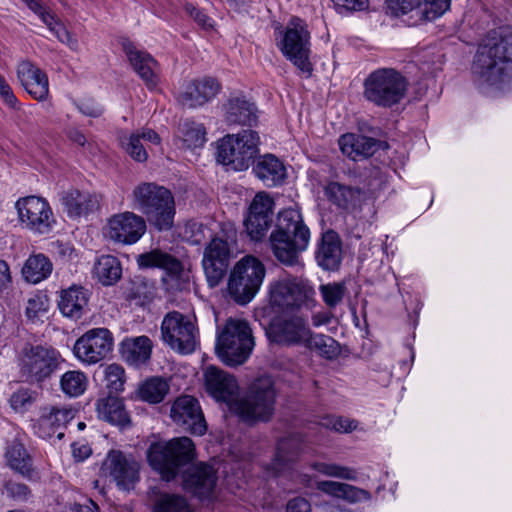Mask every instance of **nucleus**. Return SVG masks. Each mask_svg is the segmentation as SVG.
Listing matches in <instances>:
<instances>
[{"label": "nucleus", "mask_w": 512, "mask_h": 512, "mask_svg": "<svg viewBox=\"0 0 512 512\" xmlns=\"http://www.w3.org/2000/svg\"><path fill=\"white\" fill-rule=\"evenodd\" d=\"M476 79L504 91L512 86V28L501 26L488 32L472 64Z\"/></svg>", "instance_id": "1"}, {"label": "nucleus", "mask_w": 512, "mask_h": 512, "mask_svg": "<svg viewBox=\"0 0 512 512\" xmlns=\"http://www.w3.org/2000/svg\"><path fill=\"white\" fill-rule=\"evenodd\" d=\"M310 241V230L296 209H284L278 213L277 222L269 242L274 256L287 266L298 262Z\"/></svg>", "instance_id": "2"}, {"label": "nucleus", "mask_w": 512, "mask_h": 512, "mask_svg": "<svg viewBox=\"0 0 512 512\" xmlns=\"http://www.w3.org/2000/svg\"><path fill=\"white\" fill-rule=\"evenodd\" d=\"M135 209L146 223L159 232L169 231L174 226L176 215L175 198L172 192L155 182L138 184L132 192Z\"/></svg>", "instance_id": "3"}, {"label": "nucleus", "mask_w": 512, "mask_h": 512, "mask_svg": "<svg viewBox=\"0 0 512 512\" xmlns=\"http://www.w3.org/2000/svg\"><path fill=\"white\" fill-rule=\"evenodd\" d=\"M195 458L194 442L185 436L152 443L147 450L149 465L165 481L174 480Z\"/></svg>", "instance_id": "4"}, {"label": "nucleus", "mask_w": 512, "mask_h": 512, "mask_svg": "<svg viewBox=\"0 0 512 512\" xmlns=\"http://www.w3.org/2000/svg\"><path fill=\"white\" fill-rule=\"evenodd\" d=\"M255 346L252 329L243 319L229 318L217 331L216 354L230 367L244 364Z\"/></svg>", "instance_id": "5"}, {"label": "nucleus", "mask_w": 512, "mask_h": 512, "mask_svg": "<svg viewBox=\"0 0 512 512\" xmlns=\"http://www.w3.org/2000/svg\"><path fill=\"white\" fill-rule=\"evenodd\" d=\"M276 389L269 376L256 378L247 392L234 401L232 410L248 425L268 422L275 411Z\"/></svg>", "instance_id": "6"}, {"label": "nucleus", "mask_w": 512, "mask_h": 512, "mask_svg": "<svg viewBox=\"0 0 512 512\" xmlns=\"http://www.w3.org/2000/svg\"><path fill=\"white\" fill-rule=\"evenodd\" d=\"M269 302L273 309L285 314L312 310L317 306L316 291L306 279L287 277L270 283Z\"/></svg>", "instance_id": "7"}, {"label": "nucleus", "mask_w": 512, "mask_h": 512, "mask_svg": "<svg viewBox=\"0 0 512 512\" xmlns=\"http://www.w3.org/2000/svg\"><path fill=\"white\" fill-rule=\"evenodd\" d=\"M408 89L407 79L394 68H378L363 82V96L373 105L391 108L399 104Z\"/></svg>", "instance_id": "8"}, {"label": "nucleus", "mask_w": 512, "mask_h": 512, "mask_svg": "<svg viewBox=\"0 0 512 512\" xmlns=\"http://www.w3.org/2000/svg\"><path fill=\"white\" fill-rule=\"evenodd\" d=\"M260 137L252 129L227 134L217 141L216 161L228 169L245 171L254 164L259 153Z\"/></svg>", "instance_id": "9"}, {"label": "nucleus", "mask_w": 512, "mask_h": 512, "mask_svg": "<svg viewBox=\"0 0 512 512\" xmlns=\"http://www.w3.org/2000/svg\"><path fill=\"white\" fill-rule=\"evenodd\" d=\"M263 263L253 256L242 258L232 270L228 281L230 297L238 304L249 303L259 291L265 277Z\"/></svg>", "instance_id": "10"}, {"label": "nucleus", "mask_w": 512, "mask_h": 512, "mask_svg": "<svg viewBox=\"0 0 512 512\" xmlns=\"http://www.w3.org/2000/svg\"><path fill=\"white\" fill-rule=\"evenodd\" d=\"M137 264L142 269H162L167 277L163 282L171 291L188 290L190 286L189 273L185 271L182 262L175 256L160 249H152L137 256Z\"/></svg>", "instance_id": "11"}, {"label": "nucleus", "mask_w": 512, "mask_h": 512, "mask_svg": "<svg viewBox=\"0 0 512 512\" xmlns=\"http://www.w3.org/2000/svg\"><path fill=\"white\" fill-rule=\"evenodd\" d=\"M65 359L52 346L34 345L25 352L22 374L31 382H43L61 369Z\"/></svg>", "instance_id": "12"}, {"label": "nucleus", "mask_w": 512, "mask_h": 512, "mask_svg": "<svg viewBox=\"0 0 512 512\" xmlns=\"http://www.w3.org/2000/svg\"><path fill=\"white\" fill-rule=\"evenodd\" d=\"M279 48L303 74L311 76L313 67L309 60L310 33L299 18L293 19L286 27Z\"/></svg>", "instance_id": "13"}, {"label": "nucleus", "mask_w": 512, "mask_h": 512, "mask_svg": "<svg viewBox=\"0 0 512 512\" xmlns=\"http://www.w3.org/2000/svg\"><path fill=\"white\" fill-rule=\"evenodd\" d=\"M274 317L266 329L270 342L281 346H303L310 337L308 319L302 314L291 313Z\"/></svg>", "instance_id": "14"}, {"label": "nucleus", "mask_w": 512, "mask_h": 512, "mask_svg": "<svg viewBox=\"0 0 512 512\" xmlns=\"http://www.w3.org/2000/svg\"><path fill=\"white\" fill-rule=\"evenodd\" d=\"M100 475L111 478L119 489L130 490L139 481V464L132 455L111 449L101 464Z\"/></svg>", "instance_id": "15"}, {"label": "nucleus", "mask_w": 512, "mask_h": 512, "mask_svg": "<svg viewBox=\"0 0 512 512\" xmlns=\"http://www.w3.org/2000/svg\"><path fill=\"white\" fill-rule=\"evenodd\" d=\"M161 332L163 340L182 354L192 353L196 348L195 326L180 312H170L164 317Z\"/></svg>", "instance_id": "16"}, {"label": "nucleus", "mask_w": 512, "mask_h": 512, "mask_svg": "<svg viewBox=\"0 0 512 512\" xmlns=\"http://www.w3.org/2000/svg\"><path fill=\"white\" fill-rule=\"evenodd\" d=\"M113 345V334L107 328H93L76 340L73 353L83 363L96 364L109 356Z\"/></svg>", "instance_id": "17"}, {"label": "nucleus", "mask_w": 512, "mask_h": 512, "mask_svg": "<svg viewBox=\"0 0 512 512\" xmlns=\"http://www.w3.org/2000/svg\"><path fill=\"white\" fill-rule=\"evenodd\" d=\"M305 451V438L300 433H292L277 441L273 459L267 467L273 476L292 477L294 467Z\"/></svg>", "instance_id": "18"}, {"label": "nucleus", "mask_w": 512, "mask_h": 512, "mask_svg": "<svg viewBox=\"0 0 512 512\" xmlns=\"http://www.w3.org/2000/svg\"><path fill=\"white\" fill-rule=\"evenodd\" d=\"M15 207L20 221L32 231L47 233L52 228L53 212L48 201L38 196L20 198Z\"/></svg>", "instance_id": "19"}, {"label": "nucleus", "mask_w": 512, "mask_h": 512, "mask_svg": "<svg viewBox=\"0 0 512 512\" xmlns=\"http://www.w3.org/2000/svg\"><path fill=\"white\" fill-rule=\"evenodd\" d=\"M170 417L178 427L192 435L202 436L207 430L200 404L193 396L176 398L170 409Z\"/></svg>", "instance_id": "20"}, {"label": "nucleus", "mask_w": 512, "mask_h": 512, "mask_svg": "<svg viewBox=\"0 0 512 512\" xmlns=\"http://www.w3.org/2000/svg\"><path fill=\"white\" fill-rule=\"evenodd\" d=\"M232 255L230 243L221 238L214 237L205 248L202 265L209 287L214 288L220 284L227 273Z\"/></svg>", "instance_id": "21"}, {"label": "nucleus", "mask_w": 512, "mask_h": 512, "mask_svg": "<svg viewBox=\"0 0 512 512\" xmlns=\"http://www.w3.org/2000/svg\"><path fill=\"white\" fill-rule=\"evenodd\" d=\"M275 203L264 192L257 193L253 198L248 216L244 220L247 234L254 241L262 240L273 222V208Z\"/></svg>", "instance_id": "22"}, {"label": "nucleus", "mask_w": 512, "mask_h": 512, "mask_svg": "<svg viewBox=\"0 0 512 512\" xmlns=\"http://www.w3.org/2000/svg\"><path fill=\"white\" fill-rule=\"evenodd\" d=\"M75 414L76 410L70 406H46L33 425L34 432L42 439H49L55 433H57L58 439H62L64 432L59 430L66 428L69 422L74 419Z\"/></svg>", "instance_id": "23"}, {"label": "nucleus", "mask_w": 512, "mask_h": 512, "mask_svg": "<svg viewBox=\"0 0 512 512\" xmlns=\"http://www.w3.org/2000/svg\"><path fill=\"white\" fill-rule=\"evenodd\" d=\"M144 217L133 212L114 215L108 223V236L122 244L136 243L146 231Z\"/></svg>", "instance_id": "24"}, {"label": "nucleus", "mask_w": 512, "mask_h": 512, "mask_svg": "<svg viewBox=\"0 0 512 512\" xmlns=\"http://www.w3.org/2000/svg\"><path fill=\"white\" fill-rule=\"evenodd\" d=\"M323 192L328 202L340 213L353 214L361 208L363 190L358 186L329 180Z\"/></svg>", "instance_id": "25"}, {"label": "nucleus", "mask_w": 512, "mask_h": 512, "mask_svg": "<svg viewBox=\"0 0 512 512\" xmlns=\"http://www.w3.org/2000/svg\"><path fill=\"white\" fill-rule=\"evenodd\" d=\"M17 78L24 90L35 100L42 102L49 96V79L47 74L30 60L18 63Z\"/></svg>", "instance_id": "26"}, {"label": "nucleus", "mask_w": 512, "mask_h": 512, "mask_svg": "<svg viewBox=\"0 0 512 512\" xmlns=\"http://www.w3.org/2000/svg\"><path fill=\"white\" fill-rule=\"evenodd\" d=\"M207 392L217 401L233 405L238 398L239 385L236 378L214 366L207 368L204 374Z\"/></svg>", "instance_id": "27"}, {"label": "nucleus", "mask_w": 512, "mask_h": 512, "mask_svg": "<svg viewBox=\"0 0 512 512\" xmlns=\"http://www.w3.org/2000/svg\"><path fill=\"white\" fill-rule=\"evenodd\" d=\"M215 469L206 463L190 467L183 475L184 488L200 499L209 498L216 486Z\"/></svg>", "instance_id": "28"}, {"label": "nucleus", "mask_w": 512, "mask_h": 512, "mask_svg": "<svg viewBox=\"0 0 512 512\" xmlns=\"http://www.w3.org/2000/svg\"><path fill=\"white\" fill-rule=\"evenodd\" d=\"M343 259L342 240L339 234L328 229L317 242L315 260L324 271H337Z\"/></svg>", "instance_id": "29"}, {"label": "nucleus", "mask_w": 512, "mask_h": 512, "mask_svg": "<svg viewBox=\"0 0 512 512\" xmlns=\"http://www.w3.org/2000/svg\"><path fill=\"white\" fill-rule=\"evenodd\" d=\"M220 83L212 77L189 82L179 94L178 101L187 108H196L213 99L220 91Z\"/></svg>", "instance_id": "30"}, {"label": "nucleus", "mask_w": 512, "mask_h": 512, "mask_svg": "<svg viewBox=\"0 0 512 512\" xmlns=\"http://www.w3.org/2000/svg\"><path fill=\"white\" fill-rule=\"evenodd\" d=\"M61 205L70 218L87 216L99 209V197L95 193L69 189L61 194Z\"/></svg>", "instance_id": "31"}, {"label": "nucleus", "mask_w": 512, "mask_h": 512, "mask_svg": "<svg viewBox=\"0 0 512 512\" xmlns=\"http://www.w3.org/2000/svg\"><path fill=\"white\" fill-rule=\"evenodd\" d=\"M90 293L82 286L72 285L60 292L58 308L62 315L72 320H79L89 311Z\"/></svg>", "instance_id": "32"}, {"label": "nucleus", "mask_w": 512, "mask_h": 512, "mask_svg": "<svg viewBox=\"0 0 512 512\" xmlns=\"http://www.w3.org/2000/svg\"><path fill=\"white\" fill-rule=\"evenodd\" d=\"M225 121L228 125L252 127L258 123V109L243 95L230 97L225 105Z\"/></svg>", "instance_id": "33"}, {"label": "nucleus", "mask_w": 512, "mask_h": 512, "mask_svg": "<svg viewBox=\"0 0 512 512\" xmlns=\"http://www.w3.org/2000/svg\"><path fill=\"white\" fill-rule=\"evenodd\" d=\"M95 408L100 420L120 429L131 425V418L122 398L113 395L101 397L96 401Z\"/></svg>", "instance_id": "34"}, {"label": "nucleus", "mask_w": 512, "mask_h": 512, "mask_svg": "<svg viewBox=\"0 0 512 512\" xmlns=\"http://www.w3.org/2000/svg\"><path fill=\"white\" fill-rule=\"evenodd\" d=\"M122 49L125 52L133 70L149 86L155 85L156 79L153 67L156 64L154 58L147 52L136 48L128 39L122 41Z\"/></svg>", "instance_id": "35"}, {"label": "nucleus", "mask_w": 512, "mask_h": 512, "mask_svg": "<svg viewBox=\"0 0 512 512\" xmlns=\"http://www.w3.org/2000/svg\"><path fill=\"white\" fill-rule=\"evenodd\" d=\"M153 344L148 336L125 338L120 344V354L123 360L134 367L146 364L152 354Z\"/></svg>", "instance_id": "36"}, {"label": "nucleus", "mask_w": 512, "mask_h": 512, "mask_svg": "<svg viewBox=\"0 0 512 512\" xmlns=\"http://www.w3.org/2000/svg\"><path fill=\"white\" fill-rule=\"evenodd\" d=\"M253 172L267 187L281 185L286 178V168L273 154L260 156L254 162Z\"/></svg>", "instance_id": "37"}, {"label": "nucleus", "mask_w": 512, "mask_h": 512, "mask_svg": "<svg viewBox=\"0 0 512 512\" xmlns=\"http://www.w3.org/2000/svg\"><path fill=\"white\" fill-rule=\"evenodd\" d=\"M339 146L344 155L357 161L372 156L379 146V141L356 134H345L339 139Z\"/></svg>", "instance_id": "38"}, {"label": "nucleus", "mask_w": 512, "mask_h": 512, "mask_svg": "<svg viewBox=\"0 0 512 512\" xmlns=\"http://www.w3.org/2000/svg\"><path fill=\"white\" fill-rule=\"evenodd\" d=\"M9 466L30 481H38L39 475L32 466V459L24 445L17 440L10 442L5 453Z\"/></svg>", "instance_id": "39"}, {"label": "nucleus", "mask_w": 512, "mask_h": 512, "mask_svg": "<svg viewBox=\"0 0 512 512\" xmlns=\"http://www.w3.org/2000/svg\"><path fill=\"white\" fill-rule=\"evenodd\" d=\"M51 261L44 254L30 256L23 268L22 274L27 282L37 284L46 279L52 272Z\"/></svg>", "instance_id": "40"}, {"label": "nucleus", "mask_w": 512, "mask_h": 512, "mask_svg": "<svg viewBox=\"0 0 512 512\" xmlns=\"http://www.w3.org/2000/svg\"><path fill=\"white\" fill-rule=\"evenodd\" d=\"M169 390L170 385L165 378L154 376L145 380L137 392L141 400L150 404H158L164 400Z\"/></svg>", "instance_id": "41"}, {"label": "nucleus", "mask_w": 512, "mask_h": 512, "mask_svg": "<svg viewBox=\"0 0 512 512\" xmlns=\"http://www.w3.org/2000/svg\"><path fill=\"white\" fill-rule=\"evenodd\" d=\"M94 273L99 282L105 286L113 285L122 275V267L117 257L102 255L94 266Z\"/></svg>", "instance_id": "42"}, {"label": "nucleus", "mask_w": 512, "mask_h": 512, "mask_svg": "<svg viewBox=\"0 0 512 512\" xmlns=\"http://www.w3.org/2000/svg\"><path fill=\"white\" fill-rule=\"evenodd\" d=\"M152 512H194V510L185 496L164 492L155 499Z\"/></svg>", "instance_id": "43"}, {"label": "nucleus", "mask_w": 512, "mask_h": 512, "mask_svg": "<svg viewBox=\"0 0 512 512\" xmlns=\"http://www.w3.org/2000/svg\"><path fill=\"white\" fill-rule=\"evenodd\" d=\"M303 346L317 352L326 359H334L340 353L339 344L334 338L324 334H315L312 330H310V337Z\"/></svg>", "instance_id": "44"}, {"label": "nucleus", "mask_w": 512, "mask_h": 512, "mask_svg": "<svg viewBox=\"0 0 512 512\" xmlns=\"http://www.w3.org/2000/svg\"><path fill=\"white\" fill-rule=\"evenodd\" d=\"M88 386L86 374L80 370L66 371L60 377V389L69 397H78L82 395Z\"/></svg>", "instance_id": "45"}, {"label": "nucleus", "mask_w": 512, "mask_h": 512, "mask_svg": "<svg viewBox=\"0 0 512 512\" xmlns=\"http://www.w3.org/2000/svg\"><path fill=\"white\" fill-rule=\"evenodd\" d=\"M179 132L187 148L202 147L206 142V129L201 123L185 121L179 126Z\"/></svg>", "instance_id": "46"}, {"label": "nucleus", "mask_w": 512, "mask_h": 512, "mask_svg": "<svg viewBox=\"0 0 512 512\" xmlns=\"http://www.w3.org/2000/svg\"><path fill=\"white\" fill-rule=\"evenodd\" d=\"M309 466L313 470L327 477L339 478L348 481H356L358 479V473L356 469L347 466H342L336 463L315 461L310 463Z\"/></svg>", "instance_id": "47"}, {"label": "nucleus", "mask_w": 512, "mask_h": 512, "mask_svg": "<svg viewBox=\"0 0 512 512\" xmlns=\"http://www.w3.org/2000/svg\"><path fill=\"white\" fill-rule=\"evenodd\" d=\"M421 5V0H388L387 8L390 13L396 17L408 16L406 20L409 26L419 25L416 10Z\"/></svg>", "instance_id": "48"}, {"label": "nucleus", "mask_w": 512, "mask_h": 512, "mask_svg": "<svg viewBox=\"0 0 512 512\" xmlns=\"http://www.w3.org/2000/svg\"><path fill=\"white\" fill-rule=\"evenodd\" d=\"M450 6V0H421V5L416 10L419 24L432 21L440 17Z\"/></svg>", "instance_id": "49"}, {"label": "nucleus", "mask_w": 512, "mask_h": 512, "mask_svg": "<svg viewBox=\"0 0 512 512\" xmlns=\"http://www.w3.org/2000/svg\"><path fill=\"white\" fill-rule=\"evenodd\" d=\"M319 292L327 308L333 310L342 303L346 293V286L342 282L321 284Z\"/></svg>", "instance_id": "50"}, {"label": "nucleus", "mask_w": 512, "mask_h": 512, "mask_svg": "<svg viewBox=\"0 0 512 512\" xmlns=\"http://www.w3.org/2000/svg\"><path fill=\"white\" fill-rule=\"evenodd\" d=\"M119 142L126 153L135 161L144 162L147 160L148 154L141 143L139 133H132L130 135L122 133L119 136Z\"/></svg>", "instance_id": "51"}, {"label": "nucleus", "mask_w": 512, "mask_h": 512, "mask_svg": "<svg viewBox=\"0 0 512 512\" xmlns=\"http://www.w3.org/2000/svg\"><path fill=\"white\" fill-rule=\"evenodd\" d=\"M154 294L155 288L152 283L144 279H137L132 282L127 298L135 300L139 305H145L154 299Z\"/></svg>", "instance_id": "52"}, {"label": "nucleus", "mask_w": 512, "mask_h": 512, "mask_svg": "<svg viewBox=\"0 0 512 512\" xmlns=\"http://www.w3.org/2000/svg\"><path fill=\"white\" fill-rule=\"evenodd\" d=\"M125 381V370L122 366L110 364L105 368V382L109 395L123 391Z\"/></svg>", "instance_id": "53"}, {"label": "nucleus", "mask_w": 512, "mask_h": 512, "mask_svg": "<svg viewBox=\"0 0 512 512\" xmlns=\"http://www.w3.org/2000/svg\"><path fill=\"white\" fill-rule=\"evenodd\" d=\"M44 24L61 43L67 45L71 50L76 51L78 49V40L73 37L61 20H59L54 14L51 16V20Z\"/></svg>", "instance_id": "54"}, {"label": "nucleus", "mask_w": 512, "mask_h": 512, "mask_svg": "<svg viewBox=\"0 0 512 512\" xmlns=\"http://www.w3.org/2000/svg\"><path fill=\"white\" fill-rule=\"evenodd\" d=\"M33 392L29 389L20 388L10 396V406L16 412L23 413L29 409L34 402Z\"/></svg>", "instance_id": "55"}, {"label": "nucleus", "mask_w": 512, "mask_h": 512, "mask_svg": "<svg viewBox=\"0 0 512 512\" xmlns=\"http://www.w3.org/2000/svg\"><path fill=\"white\" fill-rule=\"evenodd\" d=\"M321 425L340 433H348L356 429L357 422L344 417L328 416L322 419Z\"/></svg>", "instance_id": "56"}, {"label": "nucleus", "mask_w": 512, "mask_h": 512, "mask_svg": "<svg viewBox=\"0 0 512 512\" xmlns=\"http://www.w3.org/2000/svg\"><path fill=\"white\" fill-rule=\"evenodd\" d=\"M205 226L197 221H188L183 230V239L190 245H199L205 239Z\"/></svg>", "instance_id": "57"}, {"label": "nucleus", "mask_w": 512, "mask_h": 512, "mask_svg": "<svg viewBox=\"0 0 512 512\" xmlns=\"http://www.w3.org/2000/svg\"><path fill=\"white\" fill-rule=\"evenodd\" d=\"M48 309V299L46 296L36 294L29 298L26 305V316L29 319L38 318L41 314L45 313Z\"/></svg>", "instance_id": "58"}, {"label": "nucleus", "mask_w": 512, "mask_h": 512, "mask_svg": "<svg viewBox=\"0 0 512 512\" xmlns=\"http://www.w3.org/2000/svg\"><path fill=\"white\" fill-rule=\"evenodd\" d=\"M371 498V493L368 490L347 483L341 494V499L350 504L359 503L361 501H369Z\"/></svg>", "instance_id": "59"}, {"label": "nucleus", "mask_w": 512, "mask_h": 512, "mask_svg": "<svg viewBox=\"0 0 512 512\" xmlns=\"http://www.w3.org/2000/svg\"><path fill=\"white\" fill-rule=\"evenodd\" d=\"M6 494L16 501H27L31 496L30 488L23 483L9 480L5 483Z\"/></svg>", "instance_id": "60"}, {"label": "nucleus", "mask_w": 512, "mask_h": 512, "mask_svg": "<svg viewBox=\"0 0 512 512\" xmlns=\"http://www.w3.org/2000/svg\"><path fill=\"white\" fill-rule=\"evenodd\" d=\"M0 97L5 105L13 110H20L21 105L16 95L14 94L10 84L0 74Z\"/></svg>", "instance_id": "61"}, {"label": "nucleus", "mask_w": 512, "mask_h": 512, "mask_svg": "<svg viewBox=\"0 0 512 512\" xmlns=\"http://www.w3.org/2000/svg\"><path fill=\"white\" fill-rule=\"evenodd\" d=\"M184 10L203 29L208 30L213 28V20L192 3L186 2L184 4Z\"/></svg>", "instance_id": "62"}, {"label": "nucleus", "mask_w": 512, "mask_h": 512, "mask_svg": "<svg viewBox=\"0 0 512 512\" xmlns=\"http://www.w3.org/2000/svg\"><path fill=\"white\" fill-rule=\"evenodd\" d=\"M77 108L82 114L93 118L100 117L104 112L103 107L92 98L80 100Z\"/></svg>", "instance_id": "63"}, {"label": "nucleus", "mask_w": 512, "mask_h": 512, "mask_svg": "<svg viewBox=\"0 0 512 512\" xmlns=\"http://www.w3.org/2000/svg\"><path fill=\"white\" fill-rule=\"evenodd\" d=\"M345 485L346 483L342 482L323 480L317 482L316 487L319 491L327 495L341 499V494L343 489H345Z\"/></svg>", "instance_id": "64"}]
</instances>
